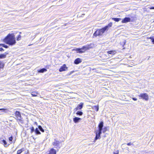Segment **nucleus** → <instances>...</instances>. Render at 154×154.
<instances>
[{"mask_svg": "<svg viewBox=\"0 0 154 154\" xmlns=\"http://www.w3.org/2000/svg\"><path fill=\"white\" fill-rule=\"evenodd\" d=\"M4 42L12 46L16 43V39L14 34H9L4 39Z\"/></svg>", "mask_w": 154, "mask_h": 154, "instance_id": "f257e3e1", "label": "nucleus"}, {"mask_svg": "<svg viewBox=\"0 0 154 154\" xmlns=\"http://www.w3.org/2000/svg\"><path fill=\"white\" fill-rule=\"evenodd\" d=\"M108 29V26H105V27L100 29L97 30L94 33L93 35L96 37L97 36H100L102 35L105 31Z\"/></svg>", "mask_w": 154, "mask_h": 154, "instance_id": "f03ea898", "label": "nucleus"}, {"mask_svg": "<svg viewBox=\"0 0 154 154\" xmlns=\"http://www.w3.org/2000/svg\"><path fill=\"white\" fill-rule=\"evenodd\" d=\"M140 99H142L146 100H148L149 97L147 94L146 93L140 94L138 95Z\"/></svg>", "mask_w": 154, "mask_h": 154, "instance_id": "7ed1b4c3", "label": "nucleus"}, {"mask_svg": "<svg viewBox=\"0 0 154 154\" xmlns=\"http://www.w3.org/2000/svg\"><path fill=\"white\" fill-rule=\"evenodd\" d=\"M61 143V142L55 139L53 143L52 144L53 145L55 146L56 147H58L60 148V144Z\"/></svg>", "mask_w": 154, "mask_h": 154, "instance_id": "20e7f679", "label": "nucleus"}, {"mask_svg": "<svg viewBox=\"0 0 154 154\" xmlns=\"http://www.w3.org/2000/svg\"><path fill=\"white\" fill-rule=\"evenodd\" d=\"M99 131H95L96 133V137L95 138L94 140V142H95L98 139H100V135L102 133V132L101 133H99Z\"/></svg>", "mask_w": 154, "mask_h": 154, "instance_id": "39448f33", "label": "nucleus"}, {"mask_svg": "<svg viewBox=\"0 0 154 154\" xmlns=\"http://www.w3.org/2000/svg\"><path fill=\"white\" fill-rule=\"evenodd\" d=\"M83 104L84 103H81L78 105L77 107L74 109V112H75L78 110L81 109L83 107Z\"/></svg>", "mask_w": 154, "mask_h": 154, "instance_id": "423d86ee", "label": "nucleus"}, {"mask_svg": "<svg viewBox=\"0 0 154 154\" xmlns=\"http://www.w3.org/2000/svg\"><path fill=\"white\" fill-rule=\"evenodd\" d=\"M103 122H101L98 125V130L99 131V133H101L103 129Z\"/></svg>", "mask_w": 154, "mask_h": 154, "instance_id": "0eeeda50", "label": "nucleus"}, {"mask_svg": "<svg viewBox=\"0 0 154 154\" xmlns=\"http://www.w3.org/2000/svg\"><path fill=\"white\" fill-rule=\"evenodd\" d=\"M15 115L17 118V119L20 120L21 119V116L20 113V112L18 111H16L15 112Z\"/></svg>", "mask_w": 154, "mask_h": 154, "instance_id": "6e6552de", "label": "nucleus"}, {"mask_svg": "<svg viewBox=\"0 0 154 154\" xmlns=\"http://www.w3.org/2000/svg\"><path fill=\"white\" fill-rule=\"evenodd\" d=\"M67 68L66 66V65L64 64L60 68L59 71L60 72H62L66 70Z\"/></svg>", "mask_w": 154, "mask_h": 154, "instance_id": "1a4fd4ad", "label": "nucleus"}, {"mask_svg": "<svg viewBox=\"0 0 154 154\" xmlns=\"http://www.w3.org/2000/svg\"><path fill=\"white\" fill-rule=\"evenodd\" d=\"M131 19L129 17H126L122 20V23H125L128 22L130 21Z\"/></svg>", "mask_w": 154, "mask_h": 154, "instance_id": "9d476101", "label": "nucleus"}, {"mask_svg": "<svg viewBox=\"0 0 154 154\" xmlns=\"http://www.w3.org/2000/svg\"><path fill=\"white\" fill-rule=\"evenodd\" d=\"M82 61L81 59L80 58H77L76 59L74 62V63L76 64H78L82 62Z\"/></svg>", "mask_w": 154, "mask_h": 154, "instance_id": "9b49d317", "label": "nucleus"}, {"mask_svg": "<svg viewBox=\"0 0 154 154\" xmlns=\"http://www.w3.org/2000/svg\"><path fill=\"white\" fill-rule=\"evenodd\" d=\"M74 50L76 51L78 53H82L84 52V51H82V48H76Z\"/></svg>", "mask_w": 154, "mask_h": 154, "instance_id": "f8f14e48", "label": "nucleus"}, {"mask_svg": "<svg viewBox=\"0 0 154 154\" xmlns=\"http://www.w3.org/2000/svg\"><path fill=\"white\" fill-rule=\"evenodd\" d=\"M81 120V118L77 117H75L73 119V121L75 123L78 122Z\"/></svg>", "mask_w": 154, "mask_h": 154, "instance_id": "ddd939ff", "label": "nucleus"}, {"mask_svg": "<svg viewBox=\"0 0 154 154\" xmlns=\"http://www.w3.org/2000/svg\"><path fill=\"white\" fill-rule=\"evenodd\" d=\"M48 154H56V151L54 149L52 148L50 150L49 153Z\"/></svg>", "mask_w": 154, "mask_h": 154, "instance_id": "4468645a", "label": "nucleus"}, {"mask_svg": "<svg viewBox=\"0 0 154 154\" xmlns=\"http://www.w3.org/2000/svg\"><path fill=\"white\" fill-rule=\"evenodd\" d=\"M8 53L5 52L3 54H0V58L2 59L6 57V55L8 54Z\"/></svg>", "mask_w": 154, "mask_h": 154, "instance_id": "2eb2a0df", "label": "nucleus"}, {"mask_svg": "<svg viewBox=\"0 0 154 154\" xmlns=\"http://www.w3.org/2000/svg\"><path fill=\"white\" fill-rule=\"evenodd\" d=\"M107 52L109 54H112L113 55H114L116 53V51L114 50L108 51Z\"/></svg>", "mask_w": 154, "mask_h": 154, "instance_id": "dca6fc26", "label": "nucleus"}, {"mask_svg": "<svg viewBox=\"0 0 154 154\" xmlns=\"http://www.w3.org/2000/svg\"><path fill=\"white\" fill-rule=\"evenodd\" d=\"M82 48V51H84V52H85V51L87 50V49H88L89 48V47H88V46L85 45V46H83Z\"/></svg>", "mask_w": 154, "mask_h": 154, "instance_id": "f3484780", "label": "nucleus"}, {"mask_svg": "<svg viewBox=\"0 0 154 154\" xmlns=\"http://www.w3.org/2000/svg\"><path fill=\"white\" fill-rule=\"evenodd\" d=\"M46 71H47V69L45 68H43L40 69L39 71H38V72L40 73H43Z\"/></svg>", "mask_w": 154, "mask_h": 154, "instance_id": "a211bd4d", "label": "nucleus"}, {"mask_svg": "<svg viewBox=\"0 0 154 154\" xmlns=\"http://www.w3.org/2000/svg\"><path fill=\"white\" fill-rule=\"evenodd\" d=\"M112 19L114 21L117 22L119 21L120 20H122L121 18H112Z\"/></svg>", "mask_w": 154, "mask_h": 154, "instance_id": "6ab92c4d", "label": "nucleus"}, {"mask_svg": "<svg viewBox=\"0 0 154 154\" xmlns=\"http://www.w3.org/2000/svg\"><path fill=\"white\" fill-rule=\"evenodd\" d=\"M35 132L36 134H41V133L39 131V130L38 129L36 128L35 130Z\"/></svg>", "mask_w": 154, "mask_h": 154, "instance_id": "aec40b11", "label": "nucleus"}, {"mask_svg": "<svg viewBox=\"0 0 154 154\" xmlns=\"http://www.w3.org/2000/svg\"><path fill=\"white\" fill-rule=\"evenodd\" d=\"M92 108H93V109H94V110H96L97 111H98V110H99V106H94L92 107Z\"/></svg>", "mask_w": 154, "mask_h": 154, "instance_id": "412c9836", "label": "nucleus"}, {"mask_svg": "<svg viewBox=\"0 0 154 154\" xmlns=\"http://www.w3.org/2000/svg\"><path fill=\"white\" fill-rule=\"evenodd\" d=\"M38 94V92H33L31 94V95H32V96H34V97H35V96H37V95Z\"/></svg>", "mask_w": 154, "mask_h": 154, "instance_id": "4be33fe9", "label": "nucleus"}, {"mask_svg": "<svg viewBox=\"0 0 154 154\" xmlns=\"http://www.w3.org/2000/svg\"><path fill=\"white\" fill-rule=\"evenodd\" d=\"M38 128L39 129V130L42 132H44V130L43 129L42 127L40 126L39 125L38 126Z\"/></svg>", "mask_w": 154, "mask_h": 154, "instance_id": "5701e85b", "label": "nucleus"}, {"mask_svg": "<svg viewBox=\"0 0 154 154\" xmlns=\"http://www.w3.org/2000/svg\"><path fill=\"white\" fill-rule=\"evenodd\" d=\"M24 150V149L23 148H22L20 150H18L17 152V154H20Z\"/></svg>", "mask_w": 154, "mask_h": 154, "instance_id": "b1692460", "label": "nucleus"}, {"mask_svg": "<svg viewBox=\"0 0 154 154\" xmlns=\"http://www.w3.org/2000/svg\"><path fill=\"white\" fill-rule=\"evenodd\" d=\"M76 114L77 115H79L80 116H81L83 114L82 112L81 111H78L76 113Z\"/></svg>", "mask_w": 154, "mask_h": 154, "instance_id": "393cba45", "label": "nucleus"}, {"mask_svg": "<svg viewBox=\"0 0 154 154\" xmlns=\"http://www.w3.org/2000/svg\"><path fill=\"white\" fill-rule=\"evenodd\" d=\"M4 66V64L2 62L0 61V69L2 68Z\"/></svg>", "mask_w": 154, "mask_h": 154, "instance_id": "a878e982", "label": "nucleus"}, {"mask_svg": "<svg viewBox=\"0 0 154 154\" xmlns=\"http://www.w3.org/2000/svg\"><path fill=\"white\" fill-rule=\"evenodd\" d=\"M21 38V36L20 35H19L17 38V41L20 40Z\"/></svg>", "mask_w": 154, "mask_h": 154, "instance_id": "bb28decb", "label": "nucleus"}, {"mask_svg": "<svg viewBox=\"0 0 154 154\" xmlns=\"http://www.w3.org/2000/svg\"><path fill=\"white\" fill-rule=\"evenodd\" d=\"M31 133H32L34 131H35V129H34V128L33 127H32L31 128Z\"/></svg>", "mask_w": 154, "mask_h": 154, "instance_id": "cd10ccee", "label": "nucleus"}, {"mask_svg": "<svg viewBox=\"0 0 154 154\" xmlns=\"http://www.w3.org/2000/svg\"><path fill=\"white\" fill-rule=\"evenodd\" d=\"M2 142H3V143H4V145L5 146V147L7 146H6V145L7 144V142H6V141L5 140H2Z\"/></svg>", "mask_w": 154, "mask_h": 154, "instance_id": "c85d7f7f", "label": "nucleus"}, {"mask_svg": "<svg viewBox=\"0 0 154 154\" xmlns=\"http://www.w3.org/2000/svg\"><path fill=\"white\" fill-rule=\"evenodd\" d=\"M149 38L152 41V42L154 44V38L152 37H150Z\"/></svg>", "mask_w": 154, "mask_h": 154, "instance_id": "c756f323", "label": "nucleus"}, {"mask_svg": "<svg viewBox=\"0 0 154 154\" xmlns=\"http://www.w3.org/2000/svg\"><path fill=\"white\" fill-rule=\"evenodd\" d=\"M106 130H107L106 128L104 127L103 129V133H105L106 132Z\"/></svg>", "mask_w": 154, "mask_h": 154, "instance_id": "7c9ffc66", "label": "nucleus"}, {"mask_svg": "<svg viewBox=\"0 0 154 154\" xmlns=\"http://www.w3.org/2000/svg\"><path fill=\"white\" fill-rule=\"evenodd\" d=\"M112 23H110L108 25L106 26H108V28L109 27H110L112 26Z\"/></svg>", "mask_w": 154, "mask_h": 154, "instance_id": "2f4dec72", "label": "nucleus"}, {"mask_svg": "<svg viewBox=\"0 0 154 154\" xmlns=\"http://www.w3.org/2000/svg\"><path fill=\"white\" fill-rule=\"evenodd\" d=\"M6 110V109H0V110L2 111L3 112H5V110Z\"/></svg>", "mask_w": 154, "mask_h": 154, "instance_id": "473e14b6", "label": "nucleus"}, {"mask_svg": "<svg viewBox=\"0 0 154 154\" xmlns=\"http://www.w3.org/2000/svg\"><path fill=\"white\" fill-rule=\"evenodd\" d=\"M119 154V151L118 150L117 151H115V152H113V154Z\"/></svg>", "mask_w": 154, "mask_h": 154, "instance_id": "72a5a7b5", "label": "nucleus"}, {"mask_svg": "<svg viewBox=\"0 0 154 154\" xmlns=\"http://www.w3.org/2000/svg\"><path fill=\"white\" fill-rule=\"evenodd\" d=\"M13 139V137L12 136L9 138V140L10 141H12Z\"/></svg>", "mask_w": 154, "mask_h": 154, "instance_id": "f704fd0d", "label": "nucleus"}, {"mask_svg": "<svg viewBox=\"0 0 154 154\" xmlns=\"http://www.w3.org/2000/svg\"><path fill=\"white\" fill-rule=\"evenodd\" d=\"M3 47L5 48H8V46L7 45H5L4 44V45H3Z\"/></svg>", "mask_w": 154, "mask_h": 154, "instance_id": "c9c22d12", "label": "nucleus"}, {"mask_svg": "<svg viewBox=\"0 0 154 154\" xmlns=\"http://www.w3.org/2000/svg\"><path fill=\"white\" fill-rule=\"evenodd\" d=\"M132 99L133 100H135V101H136V100H137V99L136 98H135V97H133L132 98Z\"/></svg>", "mask_w": 154, "mask_h": 154, "instance_id": "e433bc0d", "label": "nucleus"}, {"mask_svg": "<svg viewBox=\"0 0 154 154\" xmlns=\"http://www.w3.org/2000/svg\"><path fill=\"white\" fill-rule=\"evenodd\" d=\"M4 51V49L2 48H0V51Z\"/></svg>", "mask_w": 154, "mask_h": 154, "instance_id": "4c0bfd02", "label": "nucleus"}, {"mask_svg": "<svg viewBox=\"0 0 154 154\" xmlns=\"http://www.w3.org/2000/svg\"><path fill=\"white\" fill-rule=\"evenodd\" d=\"M150 9H154V7H151L149 8Z\"/></svg>", "mask_w": 154, "mask_h": 154, "instance_id": "58836bf2", "label": "nucleus"}, {"mask_svg": "<svg viewBox=\"0 0 154 154\" xmlns=\"http://www.w3.org/2000/svg\"><path fill=\"white\" fill-rule=\"evenodd\" d=\"M131 143L130 142L129 143H128L127 144V145H128V146H130L131 145Z\"/></svg>", "mask_w": 154, "mask_h": 154, "instance_id": "ea45409f", "label": "nucleus"}, {"mask_svg": "<svg viewBox=\"0 0 154 154\" xmlns=\"http://www.w3.org/2000/svg\"><path fill=\"white\" fill-rule=\"evenodd\" d=\"M3 45H4V44H0V47L1 46H2L3 47V46H4Z\"/></svg>", "mask_w": 154, "mask_h": 154, "instance_id": "a19ab883", "label": "nucleus"}, {"mask_svg": "<svg viewBox=\"0 0 154 154\" xmlns=\"http://www.w3.org/2000/svg\"><path fill=\"white\" fill-rule=\"evenodd\" d=\"M67 23H65V24H64V26H66V25H67Z\"/></svg>", "mask_w": 154, "mask_h": 154, "instance_id": "79ce46f5", "label": "nucleus"}, {"mask_svg": "<svg viewBox=\"0 0 154 154\" xmlns=\"http://www.w3.org/2000/svg\"><path fill=\"white\" fill-rule=\"evenodd\" d=\"M21 32H20V34H21Z\"/></svg>", "mask_w": 154, "mask_h": 154, "instance_id": "37998d69", "label": "nucleus"}]
</instances>
